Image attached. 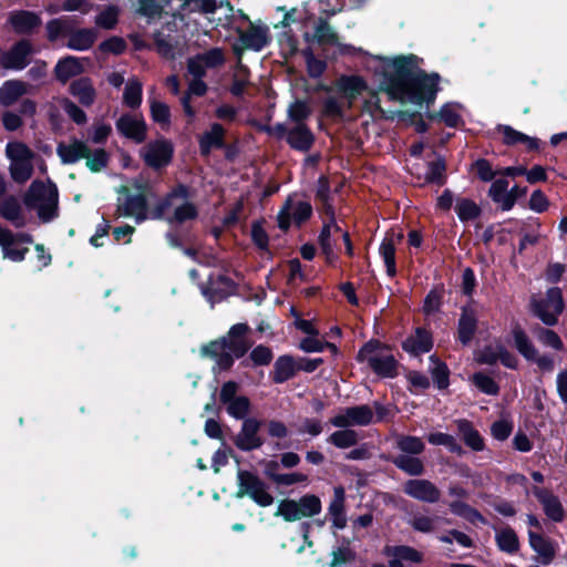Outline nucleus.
<instances>
[{"mask_svg":"<svg viewBox=\"0 0 567 567\" xmlns=\"http://www.w3.org/2000/svg\"><path fill=\"white\" fill-rule=\"evenodd\" d=\"M422 59L415 54L368 56L365 69L371 72L391 100L422 106L434 102L440 75L421 70Z\"/></svg>","mask_w":567,"mask_h":567,"instance_id":"f257e3e1","label":"nucleus"},{"mask_svg":"<svg viewBox=\"0 0 567 567\" xmlns=\"http://www.w3.org/2000/svg\"><path fill=\"white\" fill-rule=\"evenodd\" d=\"M326 95L321 102L322 116L329 120H342L355 102L361 99L360 110L372 118L384 115L377 92L369 90L367 82L359 75H341L333 86L324 87Z\"/></svg>","mask_w":567,"mask_h":567,"instance_id":"f03ea898","label":"nucleus"},{"mask_svg":"<svg viewBox=\"0 0 567 567\" xmlns=\"http://www.w3.org/2000/svg\"><path fill=\"white\" fill-rule=\"evenodd\" d=\"M303 39L308 48L317 45L327 56L355 55L361 50L342 43L337 32L323 19H311L308 29L303 31Z\"/></svg>","mask_w":567,"mask_h":567,"instance_id":"7ed1b4c3","label":"nucleus"},{"mask_svg":"<svg viewBox=\"0 0 567 567\" xmlns=\"http://www.w3.org/2000/svg\"><path fill=\"white\" fill-rule=\"evenodd\" d=\"M196 217L197 208L183 185L174 188L151 213L152 219H164L169 224H183Z\"/></svg>","mask_w":567,"mask_h":567,"instance_id":"20e7f679","label":"nucleus"},{"mask_svg":"<svg viewBox=\"0 0 567 567\" xmlns=\"http://www.w3.org/2000/svg\"><path fill=\"white\" fill-rule=\"evenodd\" d=\"M24 204L35 210L42 223H50L59 216V192L52 182L34 181L24 195Z\"/></svg>","mask_w":567,"mask_h":567,"instance_id":"39448f33","label":"nucleus"},{"mask_svg":"<svg viewBox=\"0 0 567 567\" xmlns=\"http://www.w3.org/2000/svg\"><path fill=\"white\" fill-rule=\"evenodd\" d=\"M311 112V106L307 101L295 100L289 104L288 118L284 127L288 135V142H312V134L306 124Z\"/></svg>","mask_w":567,"mask_h":567,"instance_id":"423d86ee","label":"nucleus"},{"mask_svg":"<svg viewBox=\"0 0 567 567\" xmlns=\"http://www.w3.org/2000/svg\"><path fill=\"white\" fill-rule=\"evenodd\" d=\"M358 360L379 375L391 378L395 374L396 361L391 350L379 342L365 343L358 352Z\"/></svg>","mask_w":567,"mask_h":567,"instance_id":"0eeeda50","label":"nucleus"},{"mask_svg":"<svg viewBox=\"0 0 567 567\" xmlns=\"http://www.w3.org/2000/svg\"><path fill=\"white\" fill-rule=\"evenodd\" d=\"M374 414L382 420L385 414V408L374 402L373 408L368 404L346 408L330 420L336 427L367 426L374 420Z\"/></svg>","mask_w":567,"mask_h":567,"instance_id":"6e6552de","label":"nucleus"},{"mask_svg":"<svg viewBox=\"0 0 567 567\" xmlns=\"http://www.w3.org/2000/svg\"><path fill=\"white\" fill-rule=\"evenodd\" d=\"M321 508L320 498L313 494H307L298 501H281L278 504L276 516H281L287 522H295L316 516L321 512Z\"/></svg>","mask_w":567,"mask_h":567,"instance_id":"1a4fd4ad","label":"nucleus"},{"mask_svg":"<svg viewBox=\"0 0 567 567\" xmlns=\"http://www.w3.org/2000/svg\"><path fill=\"white\" fill-rule=\"evenodd\" d=\"M564 306L561 290L557 287L549 288L544 298L533 297L530 300L533 313L546 326H555L557 323Z\"/></svg>","mask_w":567,"mask_h":567,"instance_id":"9d476101","label":"nucleus"},{"mask_svg":"<svg viewBox=\"0 0 567 567\" xmlns=\"http://www.w3.org/2000/svg\"><path fill=\"white\" fill-rule=\"evenodd\" d=\"M237 484V497L248 496L261 507L270 506L274 503V497L268 492L267 485L256 474L239 470Z\"/></svg>","mask_w":567,"mask_h":567,"instance_id":"9b49d317","label":"nucleus"},{"mask_svg":"<svg viewBox=\"0 0 567 567\" xmlns=\"http://www.w3.org/2000/svg\"><path fill=\"white\" fill-rule=\"evenodd\" d=\"M58 154L63 163H74L81 158L86 159V165L94 172L106 165L107 156L103 150L92 152L87 144H59Z\"/></svg>","mask_w":567,"mask_h":567,"instance_id":"f8f14e48","label":"nucleus"},{"mask_svg":"<svg viewBox=\"0 0 567 567\" xmlns=\"http://www.w3.org/2000/svg\"><path fill=\"white\" fill-rule=\"evenodd\" d=\"M7 156L10 158V174L16 183L27 182L33 173L34 155L27 144H7Z\"/></svg>","mask_w":567,"mask_h":567,"instance_id":"ddd939ff","label":"nucleus"},{"mask_svg":"<svg viewBox=\"0 0 567 567\" xmlns=\"http://www.w3.org/2000/svg\"><path fill=\"white\" fill-rule=\"evenodd\" d=\"M33 238L25 233H12L8 228L0 227V248L2 257L13 262H20L25 258L29 248L25 246L31 244Z\"/></svg>","mask_w":567,"mask_h":567,"instance_id":"4468645a","label":"nucleus"},{"mask_svg":"<svg viewBox=\"0 0 567 567\" xmlns=\"http://www.w3.org/2000/svg\"><path fill=\"white\" fill-rule=\"evenodd\" d=\"M247 330L248 327L244 323L235 324L230 328L228 334L225 338L213 341L205 346V350L216 352L226 349L231 354H234L235 358H240L247 352L249 348V342L246 339Z\"/></svg>","mask_w":567,"mask_h":567,"instance_id":"2eb2a0df","label":"nucleus"},{"mask_svg":"<svg viewBox=\"0 0 567 567\" xmlns=\"http://www.w3.org/2000/svg\"><path fill=\"white\" fill-rule=\"evenodd\" d=\"M225 62V51L220 48H212L189 58L187 71L192 76H205L208 71L219 69Z\"/></svg>","mask_w":567,"mask_h":567,"instance_id":"dca6fc26","label":"nucleus"},{"mask_svg":"<svg viewBox=\"0 0 567 567\" xmlns=\"http://www.w3.org/2000/svg\"><path fill=\"white\" fill-rule=\"evenodd\" d=\"M151 213L147 208V202L144 195H125L118 197L116 215L118 217H132L135 223L141 224L151 218Z\"/></svg>","mask_w":567,"mask_h":567,"instance_id":"f3484780","label":"nucleus"},{"mask_svg":"<svg viewBox=\"0 0 567 567\" xmlns=\"http://www.w3.org/2000/svg\"><path fill=\"white\" fill-rule=\"evenodd\" d=\"M403 492L411 498L427 504L440 502L442 496L440 488L425 478L408 480L403 484Z\"/></svg>","mask_w":567,"mask_h":567,"instance_id":"a211bd4d","label":"nucleus"},{"mask_svg":"<svg viewBox=\"0 0 567 567\" xmlns=\"http://www.w3.org/2000/svg\"><path fill=\"white\" fill-rule=\"evenodd\" d=\"M311 213L312 208L308 202L297 200L293 197H289L278 213V225L281 229L286 230L291 225V221L301 224L310 217Z\"/></svg>","mask_w":567,"mask_h":567,"instance_id":"6ab92c4d","label":"nucleus"},{"mask_svg":"<svg viewBox=\"0 0 567 567\" xmlns=\"http://www.w3.org/2000/svg\"><path fill=\"white\" fill-rule=\"evenodd\" d=\"M116 130L122 137L133 140L134 142H143L146 136V123L143 116L137 114H122L116 123Z\"/></svg>","mask_w":567,"mask_h":567,"instance_id":"aec40b11","label":"nucleus"},{"mask_svg":"<svg viewBox=\"0 0 567 567\" xmlns=\"http://www.w3.org/2000/svg\"><path fill=\"white\" fill-rule=\"evenodd\" d=\"M260 422L256 419H246L236 436V446L243 451H251L262 445V440L258 435Z\"/></svg>","mask_w":567,"mask_h":567,"instance_id":"412c9836","label":"nucleus"},{"mask_svg":"<svg viewBox=\"0 0 567 567\" xmlns=\"http://www.w3.org/2000/svg\"><path fill=\"white\" fill-rule=\"evenodd\" d=\"M533 494L542 504L544 513L549 519L553 522L564 520L566 512L561 502L556 495H554L550 491L540 487H534Z\"/></svg>","mask_w":567,"mask_h":567,"instance_id":"4be33fe9","label":"nucleus"},{"mask_svg":"<svg viewBox=\"0 0 567 567\" xmlns=\"http://www.w3.org/2000/svg\"><path fill=\"white\" fill-rule=\"evenodd\" d=\"M341 227L334 220L333 216H331L330 220L324 224L319 236L321 250L327 257L328 261L336 259L334 248L337 246V241L341 238Z\"/></svg>","mask_w":567,"mask_h":567,"instance_id":"5701e85b","label":"nucleus"},{"mask_svg":"<svg viewBox=\"0 0 567 567\" xmlns=\"http://www.w3.org/2000/svg\"><path fill=\"white\" fill-rule=\"evenodd\" d=\"M141 155L148 166L158 168L171 162L173 147L172 144H145Z\"/></svg>","mask_w":567,"mask_h":567,"instance_id":"b1692460","label":"nucleus"},{"mask_svg":"<svg viewBox=\"0 0 567 567\" xmlns=\"http://www.w3.org/2000/svg\"><path fill=\"white\" fill-rule=\"evenodd\" d=\"M59 110H63L79 125L85 124L87 121L85 112L68 97H54L49 104V115L52 121L55 118Z\"/></svg>","mask_w":567,"mask_h":567,"instance_id":"393cba45","label":"nucleus"},{"mask_svg":"<svg viewBox=\"0 0 567 567\" xmlns=\"http://www.w3.org/2000/svg\"><path fill=\"white\" fill-rule=\"evenodd\" d=\"M0 216L17 228H22L27 224L20 200L12 195L0 199Z\"/></svg>","mask_w":567,"mask_h":567,"instance_id":"a878e982","label":"nucleus"},{"mask_svg":"<svg viewBox=\"0 0 567 567\" xmlns=\"http://www.w3.org/2000/svg\"><path fill=\"white\" fill-rule=\"evenodd\" d=\"M31 53V44L29 41L22 40L2 56L1 62L4 68L22 70L27 66Z\"/></svg>","mask_w":567,"mask_h":567,"instance_id":"bb28decb","label":"nucleus"},{"mask_svg":"<svg viewBox=\"0 0 567 567\" xmlns=\"http://www.w3.org/2000/svg\"><path fill=\"white\" fill-rule=\"evenodd\" d=\"M346 491L342 486L333 488V497L328 506V514L331 517L332 526L336 529H343L347 526L346 514Z\"/></svg>","mask_w":567,"mask_h":567,"instance_id":"cd10ccee","label":"nucleus"},{"mask_svg":"<svg viewBox=\"0 0 567 567\" xmlns=\"http://www.w3.org/2000/svg\"><path fill=\"white\" fill-rule=\"evenodd\" d=\"M70 94L85 107H90L96 100V90L89 78H80L73 81L69 86Z\"/></svg>","mask_w":567,"mask_h":567,"instance_id":"c85d7f7f","label":"nucleus"},{"mask_svg":"<svg viewBox=\"0 0 567 567\" xmlns=\"http://www.w3.org/2000/svg\"><path fill=\"white\" fill-rule=\"evenodd\" d=\"M239 41L244 49L260 51L269 41L268 29L251 24L248 30L239 32Z\"/></svg>","mask_w":567,"mask_h":567,"instance_id":"c756f323","label":"nucleus"},{"mask_svg":"<svg viewBox=\"0 0 567 567\" xmlns=\"http://www.w3.org/2000/svg\"><path fill=\"white\" fill-rule=\"evenodd\" d=\"M31 87L30 84L22 81H6L0 87V104L3 106L14 104L22 95L29 93Z\"/></svg>","mask_w":567,"mask_h":567,"instance_id":"7c9ffc66","label":"nucleus"},{"mask_svg":"<svg viewBox=\"0 0 567 567\" xmlns=\"http://www.w3.org/2000/svg\"><path fill=\"white\" fill-rule=\"evenodd\" d=\"M432 337L423 328H417L415 332L403 342V349L414 355L429 352L432 349Z\"/></svg>","mask_w":567,"mask_h":567,"instance_id":"2f4dec72","label":"nucleus"},{"mask_svg":"<svg viewBox=\"0 0 567 567\" xmlns=\"http://www.w3.org/2000/svg\"><path fill=\"white\" fill-rule=\"evenodd\" d=\"M465 107L456 102H449L441 106L440 111L433 115L434 120L450 127H458L463 124Z\"/></svg>","mask_w":567,"mask_h":567,"instance_id":"473e14b6","label":"nucleus"},{"mask_svg":"<svg viewBox=\"0 0 567 567\" xmlns=\"http://www.w3.org/2000/svg\"><path fill=\"white\" fill-rule=\"evenodd\" d=\"M278 464L269 462L266 465V475L279 486H291L296 484H307L308 475L301 472L277 473Z\"/></svg>","mask_w":567,"mask_h":567,"instance_id":"72a5a7b5","label":"nucleus"},{"mask_svg":"<svg viewBox=\"0 0 567 567\" xmlns=\"http://www.w3.org/2000/svg\"><path fill=\"white\" fill-rule=\"evenodd\" d=\"M528 539L530 547L537 553L540 563L544 565L550 564L556 553L553 542L534 532L528 533Z\"/></svg>","mask_w":567,"mask_h":567,"instance_id":"f704fd0d","label":"nucleus"},{"mask_svg":"<svg viewBox=\"0 0 567 567\" xmlns=\"http://www.w3.org/2000/svg\"><path fill=\"white\" fill-rule=\"evenodd\" d=\"M386 553L393 557L390 567H403L402 561L420 564L423 560L422 553L409 546L388 547Z\"/></svg>","mask_w":567,"mask_h":567,"instance_id":"c9c22d12","label":"nucleus"},{"mask_svg":"<svg viewBox=\"0 0 567 567\" xmlns=\"http://www.w3.org/2000/svg\"><path fill=\"white\" fill-rule=\"evenodd\" d=\"M495 543L497 548L506 554H516L519 549V539L512 527L495 528Z\"/></svg>","mask_w":567,"mask_h":567,"instance_id":"e433bc0d","label":"nucleus"},{"mask_svg":"<svg viewBox=\"0 0 567 567\" xmlns=\"http://www.w3.org/2000/svg\"><path fill=\"white\" fill-rule=\"evenodd\" d=\"M56 79L65 83L73 76H76L83 72V64L81 59L75 56H66L60 60L54 68Z\"/></svg>","mask_w":567,"mask_h":567,"instance_id":"4c0bfd02","label":"nucleus"},{"mask_svg":"<svg viewBox=\"0 0 567 567\" xmlns=\"http://www.w3.org/2000/svg\"><path fill=\"white\" fill-rule=\"evenodd\" d=\"M508 192V182L504 178H498L492 183L488 195L503 210L508 212L513 208V198Z\"/></svg>","mask_w":567,"mask_h":567,"instance_id":"58836bf2","label":"nucleus"},{"mask_svg":"<svg viewBox=\"0 0 567 567\" xmlns=\"http://www.w3.org/2000/svg\"><path fill=\"white\" fill-rule=\"evenodd\" d=\"M143 85L137 78H130L124 87L123 103L132 109H138L142 104Z\"/></svg>","mask_w":567,"mask_h":567,"instance_id":"ea45409f","label":"nucleus"},{"mask_svg":"<svg viewBox=\"0 0 567 567\" xmlns=\"http://www.w3.org/2000/svg\"><path fill=\"white\" fill-rule=\"evenodd\" d=\"M476 316L470 308H464L458 320V339L463 344H467L476 330Z\"/></svg>","mask_w":567,"mask_h":567,"instance_id":"a19ab883","label":"nucleus"},{"mask_svg":"<svg viewBox=\"0 0 567 567\" xmlns=\"http://www.w3.org/2000/svg\"><path fill=\"white\" fill-rule=\"evenodd\" d=\"M392 462L399 470L411 476H419L424 472L423 462L417 455L399 454L393 457Z\"/></svg>","mask_w":567,"mask_h":567,"instance_id":"79ce46f5","label":"nucleus"},{"mask_svg":"<svg viewBox=\"0 0 567 567\" xmlns=\"http://www.w3.org/2000/svg\"><path fill=\"white\" fill-rule=\"evenodd\" d=\"M203 78L204 76H193V80L188 83L187 92L182 97L183 110L189 117L195 115V111L190 106V96H203L207 92V85L203 81Z\"/></svg>","mask_w":567,"mask_h":567,"instance_id":"37998d69","label":"nucleus"},{"mask_svg":"<svg viewBox=\"0 0 567 567\" xmlns=\"http://www.w3.org/2000/svg\"><path fill=\"white\" fill-rule=\"evenodd\" d=\"M10 22L17 32L24 33L38 27L41 20L33 12L18 11L11 14Z\"/></svg>","mask_w":567,"mask_h":567,"instance_id":"c03bdc74","label":"nucleus"},{"mask_svg":"<svg viewBox=\"0 0 567 567\" xmlns=\"http://www.w3.org/2000/svg\"><path fill=\"white\" fill-rule=\"evenodd\" d=\"M96 39V32L93 29H80L72 32L68 40V47L76 51L90 49Z\"/></svg>","mask_w":567,"mask_h":567,"instance_id":"a18cd8bd","label":"nucleus"},{"mask_svg":"<svg viewBox=\"0 0 567 567\" xmlns=\"http://www.w3.org/2000/svg\"><path fill=\"white\" fill-rule=\"evenodd\" d=\"M513 338L516 349L526 360H536L538 351L519 327L513 329Z\"/></svg>","mask_w":567,"mask_h":567,"instance_id":"49530a36","label":"nucleus"},{"mask_svg":"<svg viewBox=\"0 0 567 567\" xmlns=\"http://www.w3.org/2000/svg\"><path fill=\"white\" fill-rule=\"evenodd\" d=\"M457 430L467 446L474 451H482L484 449V441L482 436L475 429H473L468 421L460 420L457 422Z\"/></svg>","mask_w":567,"mask_h":567,"instance_id":"de8ad7c7","label":"nucleus"},{"mask_svg":"<svg viewBox=\"0 0 567 567\" xmlns=\"http://www.w3.org/2000/svg\"><path fill=\"white\" fill-rule=\"evenodd\" d=\"M380 255L383 258L389 276L393 277L396 272L395 267V244L393 236L385 237L380 245Z\"/></svg>","mask_w":567,"mask_h":567,"instance_id":"09e8293b","label":"nucleus"},{"mask_svg":"<svg viewBox=\"0 0 567 567\" xmlns=\"http://www.w3.org/2000/svg\"><path fill=\"white\" fill-rule=\"evenodd\" d=\"M488 137L495 140L502 138L503 142H538L507 125H498Z\"/></svg>","mask_w":567,"mask_h":567,"instance_id":"8fccbe9b","label":"nucleus"},{"mask_svg":"<svg viewBox=\"0 0 567 567\" xmlns=\"http://www.w3.org/2000/svg\"><path fill=\"white\" fill-rule=\"evenodd\" d=\"M296 372V364L292 358L284 355L280 357L275 363L274 380L277 383H282L293 377Z\"/></svg>","mask_w":567,"mask_h":567,"instance_id":"3c124183","label":"nucleus"},{"mask_svg":"<svg viewBox=\"0 0 567 567\" xmlns=\"http://www.w3.org/2000/svg\"><path fill=\"white\" fill-rule=\"evenodd\" d=\"M396 447L401 454L419 455L424 451L425 444L420 437L401 435L396 439Z\"/></svg>","mask_w":567,"mask_h":567,"instance_id":"603ef678","label":"nucleus"},{"mask_svg":"<svg viewBox=\"0 0 567 567\" xmlns=\"http://www.w3.org/2000/svg\"><path fill=\"white\" fill-rule=\"evenodd\" d=\"M320 10L329 16H333L343 9L359 8L364 0H318Z\"/></svg>","mask_w":567,"mask_h":567,"instance_id":"864d4df0","label":"nucleus"},{"mask_svg":"<svg viewBox=\"0 0 567 567\" xmlns=\"http://www.w3.org/2000/svg\"><path fill=\"white\" fill-rule=\"evenodd\" d=\"M455 212L461 221L475 219L480 213V207L471 199L458 198L455 205Z\"/></svg>","mask_w":567,"mask_h":567,"instance_id":"5fc2aeb1","label":"nucleus"},{"mask_svg":"<svg viewBox=\"0 0 567 567\" xmlns=\"http://www.w3.org/2000/svg\"><path fill=\"white\" fill-rule=\"evenodd\" d=\"M436 517L415 513L409 518V525L416 532L429 534L435 529Z\"/></svg>","mask_w":567,"mask_h":567,"instance_id":"6e6d98bb","label":"nucleus"},{"mask_svg":"<svg viewBox=\"0 0 567 567\" xmlns=\"http://www.w3.org/2000/svg\"><path fill=\"white\" fill-rule=\"evenodd\" d=\"M225 405L227 413L236 420H246L250 410V401L244 395H239L237 399H234Z\"/></svg>","mask_w":567,"mask_h":567,"instance_id":"4d7b16f0","label":"nucleus"},{"mask_svg":"<svg viewBox=\"0 0 567 567\" xmlns=\"http://www.w3.org/2000/svg\"><path fill=\"white\" fill-rule=\"evenodd\" d=\"M445 161L443 157L437 156L434 161L429 162L426 171V181L442 185L445 183Z\"/></svg>","mask_w":567,"mask_h":567,"instance_id":"13d9d810","label":"nucleus"},{"mask_svg":"<svg viewBox=\"0 0 567 567\" xmlns=\"http://www.w3.org/2000/svg\"><path fill=\"white\" fill-rule=\"evenodd\" d=\"M342 429L343 430L332 433L329 437V442L339 449L353 446L358 442L357 432L348 427Z\"/></svg>","mask_w":567,"mask_h":567,"instance_id":"bf43d9fd","label":"nucleus"},{"mask_svg":"<svg viewBox=\"0 0 567 567\" xmlns=\"http://www.w3.org/2000/svg\"><path fill=\"white\" fill-rule=\"evenodd\" d=\"M151 115L154 122L161 126H167L171 123V110L169 106L158 100H150Z\"/></svg>","mask_w":567,"mask_h":567,"instance_id":"052dcab7","label":"nucleus"},{"mask_svg":"<svg viewBox=\"0 0 567 567\" xmlns=\"http://www.w3.org/2000/svg\"><path fill=\"white\" fill-rule=\"evenodd\" d=\"M312 18L308 16V12L305 9L293 8L290 11H287L281 20L280 24L282 28L291 27L292 24H301L305 27V30L308 29Z\"/></svg>","mask_w":567,"mask_h":567,"instance_id":"680f3d73","label":"nucleus"},{"mask_svg":"<svg viewBox=\"0 0 567 567\" xmlns=\"http://www.w3.org/2000/svg\"><path fill=\"white\" fill-rule=\"evenodd\" d=\"M427 441L432 445H442L445 446L450 452L461 453L462 447L457 443L454 436L451 434L434 432L427 435Z\"/></svg>","mask_w":567,"mask_h":567,"instance_id":"e2e57ef3","label":"nucleus"},{"mask_svg":"<svg viewBox=\"0 0 567 567\" xmlns=\"http://www.w3.org/2000/svg\"><path fill=\"white\" fill-rule=\"evenodd\" d=\"M306 59L307 70L311 78H319L323 74L327 69V64L323 60L318 59L311 48H306L302 51Z\"/></svg>","mask_w":567,"mask_h":567,"instance_id":"0e129e2a","label":"nucleus"},{"mask_svg":"<svg viewBox=\"0 0 567 567\" xmlns=\"http://www.w3.org/2000/svg\"><path fill=\"white\" fill-rule=\"evenodd\" d=\"M248 75H249L248 69L245 65H243L239 60L238 64L234 71L233 84L230 86V92L234 95L239 96L244 93L245 87L248 83Z\"/></svg>","mask_w":567,"mask_h":567,"instance_id":"69168bd1","label":"nucleus"},{"mask_svg":"<svg viewBox=\"0 0 567 567\" xmlns=\"http://www.w3.org/2000/svg\"><path fill=\"white\" fill-rule=\"evenodd\" d=\"M431 372L434 382L436 383L439 389H445L449 385V369L446 364L435 360L431 357Z\"/></svg>","mask_w":567,"mask_h":567,"instance_id":"338daca9","label":"nucleus"},{"mask_svg":"<svg viewBox=\"0 0 567 567\" xmlns=\"http://www.w3.org/2000/svg\"><path fill=\"white\" fill-rule=\"evenodd\" d=\"M117 18L118 9L114 6H109L95 18V23L103 29H112L117 23Z\"/></svg>","mask_w":567,"mask_h":567,"instance_id":"774afa93","label":"nucleus"}]
</instances>
